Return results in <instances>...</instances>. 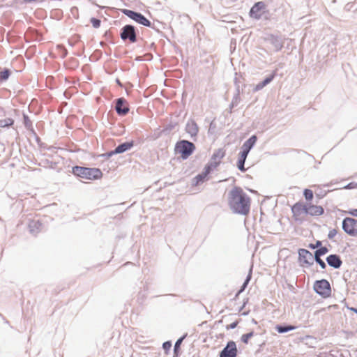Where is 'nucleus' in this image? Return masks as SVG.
Listing matches in <instances>:
<instances>
[{"instance_id": "412c9836", "label": "nucleus", "mask_w": 357, "mask_h": 357, "mask_svg": "<svg viewBox=\"0 0 357 357\" xmlns=\"http://www.w3.org/2000/svg\"><path fill=\"white\" fill-rule=\"evenodd\" d=\"M296 328L294 326H276L275 329L279 333H286L292 330H294Z\"/></svg>"}, {"instance_id": "423d86ee", "label": "nucleus", "mask_w": 357, "mask_h": 357, "mask_svg": "<svg viewBox=\"0 0 357 357\" xmlns=\"http://www.w3.org/2000/svg\"><path fill=\"white\" fill-rule=\"evenodd\" d=\"M292 218L296 222H301L304 220V215H307L305 204L296 202L291 207Z\"/></svg>"}, {"instance_id": "2eb2a0df", "label": "nucleus", "mask_w": 357, "mask_h": 357, "mask_svg": "<svg viewBox=\"0 0 357 357\" xmlns=\"http://www.w3.org/2000/svg\"><path fill=\"white\" fill-rule=\"evenodd\" d=\"M211 171L212 169L206 165L203 172L195 177L194 179L195 181V184L198 185L203 182L207 178L208 175L211 173Z\"/></svg>"}, {"instance_id": "cd10ccee", "label": "nucleus", "mask_w": 357, "mask_h": 357, "mask_svg": "<svg viewBox=\"0 0 357 357\" xmlns=\"http://www.w3.org/2000/svg\"><path fill=\"white\" fill-rule=\"evenodd\" d=\"M91 22L94 28H98L100 26V20L96 18H91Z\"/></svg>"}, {"instance_id": "20e7f679", "label": "nucleus", "mask_w": 357, "mask_h": 357, "mask_svg": "<svg viewBox=\"0 0 357 357\" xmlns=\"http://www.w3.org/2000/svg\"><path fill=\"white\" fill-rule=\"evenodd\" d=\"M342 229L349 236L357 237V220L345 218L342 221Z\"/></svg>"}, {"instance_id": "a878e982", "label": "nucleus", "mask_w": 357, "mask_h": 357, "mask_svg": "<svg viewBox=\"0 0 357 357\" xmlns=\"http://www.w3.org/2000/svg\"><path fill=\"white\" fill-rule=\"evenodd\" d=\"M328 252V249L326 248H321L315 252L316 256H322L324 255Z\"/></svg>"}, {"instance_id": "dca6fc26", "label": "nucleus", "mask_w": 357, "mask_h": 357, "mask_svg": "<svg viewBox=\"0 0 357 357\" xmlns=\"http://www.w3.org/2000/svg\"><path fill=\"white\" fill-rule=\"evenodd\" d=\"M328 264L335 268H339L342 264L340 258L336 255H331L326 259Z\"/></svg>"}, {"instance_id": "f03ea898", "label": "nucleus", "mask_w": 357, "mask_h": 357, "mask_svg": "<svg viewBox=\"0 0 357 357\" xmlns=\"http://www.w3.org/2000/svg\"><path fill=\"white\" fill-rule=\"evenodd\" d=\"M73 173L75 176L88 180L100 179L102 176V173L98 168H88L76 166L73 168Z\"/></svg>"}, {"instance_id": "7ed1b4c3", "label": "nucleus", "mask_w": 357, "mask_h": 357, "mask_svg": "<svg viewBox=\"0 0 357 357\" xmlns=\"http://www.w3.org/2000/svg\"><path fill=\"white\" fill-rule=\"evenodd\" d=\"M195 146L193 143L187 140L178 142L175 146V153L180 154L183 159H187L194 151Z\"/></svg>"}, {"instance_id": "f704fd0d", "label": "nucleus", "mask_w": 357, "mask_h": 357, "mask_svg": "<svg viewBox=\"0 0 357 357\" xmlns=\"http://www.w3.org/2000/svg\"><path fill=\"white\" fill-rule=\"evenodd\" d=\"M26 2L39 1L41 2L43 0H24Z\"/></svg>"}, {"instance_id": "f8f14e48", "label": "nucleus", "mask_w": 357, "mask_h": 357, "mask_svg": "<svg viewBox=\"0 0 357 357\" xmlns=\"http://www.w3.org/2000/svg\"><path fill=\"white\" fill-rule=\"evenodd\" d=\"M121 37L123 40L129 39L131 43L136 41V33L134 26L126 25L122 29Z\"/></svg>"}, {"instance_id": "9b49d317", "label": "nucleus", "mask_w": 357, "mask_h": 357, "mask_svg": "<svg viewBox=\"0 0 357 357\" xmlns=\"http://www.w3.org/2000/svg\"><path fill=\"white\" fill-rule=\"evenodd\" d=\"M238 350L236 343L229 341L224 349L220 352V357H236Z\"/></svg>"}, {"instance_id": "5701e85b", "label": "nucleus", "mask_w": 357, "mask_h": 357, "mask_svg": "<svg viewBox=\"0 0 357 357\" xmlns=\"http://www.w3.org/2000/svg\"><path fill=\"white\" fill-rule=\"evenodd\" d=\"M14 121L12 119L8 118L0 121V126L2 128L8 127L13 124Z\"/></svg>"}, {"instance_id": "2f4dec72", "label": "nucleus", "mask_w": 357, "mask_h": 357, "mask_svg": "<svg viewBox=\"0 0 357 357\" xmlns=\"http://www.w3.org/2000/svg\"><path fill=\"white\" fill-rule=\"evenodd\" d=\"M336 234H337L336 229H331L329 231L328 236L329 238H333L336 236Z\"/></svg>"}, {"instance_id": "b1692460", "label": "nucleus", "mask_w": 357, "mask_h": 357, "mask_svg": "<svg viewBox=\"0 0 357 357\" xmlns=\"http://www.w3.org/2000/svg\"><path fill=\"white\" fill-rule=\"evenodd\" d=\"M253 336H254V332H252V331L248 333H246V334H243L241 336V341L245 344H248L250 338H251Z\"/></svg>"}, {"instance_id": "72a5a7b5", "label": "nucleus", "mask_w": 357, "mask_h": 357, "mask_svg": "<svg viewBox=\"0 0 357 357\" xmlns=\"http://www.w3.org/2000/svg\"><path fill=\"white\" fill-rule=\"evenodd\" d=\"M250 279V277L248 276L246 280L245 281V282L243 283V288H242V289H241L240 291H243V289L245 288V287L247 286L248 283L249 282Z\"/></svg>"}, {"instance_id": "f3484780", "label": "nucleus", "mask_w": 357, "mask_h": 357, "mask_svg": "<svg viewBox=\"0 0 357 357\" xmlns=\"http://www.w3.org/2000/svg\"><path fill=\"white\" fill-rule=\"evenodd\" d=\"M257 137L255 135H252L250 137L242 146V151L248 153L252 146L255 144L257 142Z\"/></svg>"}, {"instance_id": "aec40b11", "label": "nucleus", "mask_w": 357, "mask_h": 357, "mask_svg": "<svg viewBox=\"0 0 357 357\" xmlns=\"http://www.w3.org/2000/svg\"><path fill=\"white\" fill-rule=\"evenodd\" d=\"M274 77H275V73H273L271 75L266 77L262 82L256 85L255 90L259 91V90L263 89L266 85L269 84L273 79Z\"/></svg>"}, {"instance_id": "1a4fd4ad", "label": "nucleus", "mask_w": 357, "mask_h": 357, "mask_svg": "<svg viewBox=\"0 0 357 357\" xmlns=\"http://www.w3.org/2000/svg\"><path fill=\"white\" fill-rule=\"evenodd\" d=\"M298 255L299 263L303 267L309 266L314 261V256L310 251L305 249H300Z\"/></svg>"}, {"instance_id": "4468645a", "label": "nucleus", "mask_w": 357, "mask_h": 357, "mask_svg": "<svg viewBox=\"0 0 357 357\" xmlns=\"http://www.w3.org/2000/svg\"><path fill=\"white\" fill-rule=\"evenodd\" d=\"M116 112L120 115H126L129 112L128 104L123 98H119L116 105Z\"/></svg>"}, {"instance_id": "f257e3e1", "label": "nucleus", "mask_w": 357, "mask_h": 357, "mask_svg": "<svg viewBox=\"0 0 357 357\" xmlns=\"http://www.w3.org/2000/svg\"><path fill=\"white\" fill-rule=\"evenodd\" d=\"M228 203L236 213L246 215L250 212V198L239 187H235L229 192Z\"/></svg>"}, {"instance_id": "6ab92c4d", "label": "nucleus", "mask_w": 357, "mask_h": 357, "mask_svg": "<svg viewBox=\"0 0 357 357\" xmlns=\"http://www.w3.org/2000/svg\"><path fill=\"white\" fill-rule=\"evenodd\" d=\"M132 146H133V142H126V143L121 144L119 145L115 149L114 153H121L125 152V151L129 150L130 149H131L132 147Z\"/></svg>"}, {"instance_id": "39448f33", "label": "nucleus", "mask_w": 357, "mask_h": 357, "mask_svg": "<svg viewBox=\"0 0 357 357\" xmlns=\"http://www.w3.org/2000/svg\"><path fill=\"white\" fill-rule=\"evenodd\" d=\"M314 291L323 298H328L331 294V289L329 282L326 280H321L315 282Z\"/></svg>"}, {"instance_id": "c756f323", "label": "nucleus", "mask_w": 357, "mask_h": 357, "mask_svg": "<svg viewBox=\"0 0 357 357\" xmlns=\"http://www.w3.org/2000/svg\"><path fill=\"white\" fill-rule=\"evenodd\" d=\"M162 347L165 351H168L172 347V344L170 342H165L163 343Z\"/></svg>"}, {"instance_id": "e433bc0d", "label": "nucleus", "mask_w": 357, "mask_h": 357, "mask_svg": "<svg viewBox=\"0 0 357 357\" xmlns=\"http://www.w3.org/2000/svg\"><path fill=\"white\" fill-rule=\"evenodd\" d=\"M282 45H280V46L277 48V51L280 50L282 48Z\"/></svg>"}, {"instance_id": "6e6552de", "label": "nucleus", "mask_w": 357, "mask_h": 357, "mask_svg": "<svg viewBox=\"0 0 357 357\" xmlns=\"http://www.w3.org/2000/svg\"><path fill=\"white\" fill-rule=\"evenodd\" d=\"M225 155V151L223 149H218L215 150L211 156V160L206 165L212 170L215 169L220 165Z\"/></svg>"}, {"instance_id": "ddd939ff", "label": "nucleus", "mask_w": 357, "mask_h": 357, "mask_svg": "<svg viewBox=\"0 0 357 357\" xmlns=\"http://www.w3.org/2000/svg\"><path fill=\"white\" fill-rule=\"evenodd\" d=\"M307 215L310 216H321L324 213L321 206L313 204L311 202L305 203Z\"/></svg>"}, {"instance_id": "4be33fe9", "label": "nucleus", "mask_w": 357, "mask_h": 357, "mask_svg": "<svg viewBox=\"0 0 357 357\" xmlns=\"http://www.w3.org/2000/svg\"><path fill=\"white\" fill-rule=\"evenodd\" d=\"M303 195L307 202L312 201L314 197L313 192L310 189H305L303 191Z\"/></svg>"}, {"instance_id": "a211bd4d", "label": "nucleus", "mask_w": 357, "mask_h": 357, "mask_svg": "<svg viewBox=\"0 0 357 357\" xmlns=\"http://www.w3.org/2000/svg\"><path fill=\"white\" fill-rule=\"evenodd\" d=\"M248 154L247 153L241 151L239 153V157H238V162H237V166H238V168L242 171V172H245V169L244 168V163H245V161L246 160V158L248 156Z\"/></svg>"}, {"instance_id": "393cba45", "label": "nucleus", "mask_w": 357, "mask_h": 357, "mask_svg": "<svg viewBox=\"0 0 357 357\" xmlns=\"http://www.w3.org/2000/svg\"><path fill=\"white\" fill-rule=\"evenodd\" d=\"M10 76V72L8 70H5L0 72V79L6 80Z\"/></svg>"}, {"instance_id": "bb28decb", "label": "nucleus", "mask_w": 357, "mask_h": 357, "mask_svg": "<svg viewBox=\"0 0 357 357\" xmlns=\"http://www.w3.org/2000/svg\"><path fill=\"white\" fill-rule=\"evenodd\" d=\"M314 259L316 260V261L321 266L322 268H326V264L325 262L320 258L319 256L314 255Z\"/></svg>"}, {"instance_id": "7c9ffc66", "label": "nucleus", "mask_w": 357, "mask_h": 357, "mask_svg": "<svg viewBox=\"0 0 357 357\" xmlns=\"http://www.w3.org/2000/svg\"><path fill=\"white\" fill-rule=\"evenodd\" d=\"M238 324V321H234V322H233V323L230 324L229 325H227V326H226V328H227V330L233 329V328H236V327L237 326Z\"/></svg>"}, {"instance_id": "0eeeda50", "label": "nucleus", "mask_w": 357, "mask_h": 357, "mask_svg": "<svg viewBox=\"0 0 357 357\" xmlns=\"http://www.w3.org/2000/svg\"><path fill=\"white\" fill-rule=\"evenodd\" d=\"M266 5L263 1L257 2L250 9L249 15L251 18L259 20L266 13Z\"/></svg>"}, {"instance_id": "c9c22d12", "label": "nucleus", "mask_w": 357, "mask_h": 357, "mask_svg": "<svg viewBox=\"0 0 357 357\" xmlns=\"http://www.w3.org/2000/svg\"><path fill=\"white\" fill-rule=\"evenodd\" d=\"M350 310L355 312L356 313H357V309L351 307V308H350Z\"/></svg>"}, {"instance_id": "473e14b6", "label": "nucleus", "mask_w": 357, "mask_h": 357, "mask_svg": "<svg viewBox=\"0 0 357 357\" xmlns=\"http://www.w3.org/2000/svg\"><path fill=\"white\" fill-rule=\"evenodd\" d=\"M347 213L352 216L357 217V209H351L347 211Z\"/></svg>"}, {"instance_id": "9d476101", "label": "nucleus", "mask_w": 357, "mask_h": 357, "mask_svg": "<svg viewBox=\"0 0 357 357\" xmlns=\"http://www.w3.org/2000/svg\"><path fill=\"white\" fill-rule=\"evenodd\" d=\"M125 14L128 15L130 18L135 20L137 23L142 24L146 26H151V22L146 18L144 15H142L141 13H138L132 10H126L124 11Z\"/></svg>"}, {"instance_id": "c85d7f7f", "label": "nucleus", "mask_w": 357, "mask_h": 357, "mask_svg": "<svg viewBox=\"0 0 357 357\" xmlns=\"http://www.w3.org/2000/svg\"><path fill=\"white\" fill-rule=\"evenodd\" d=\"M182 341H183V338H180V339H178V340L176 341V344H175V346H174V352H175L176 354H177V352H178V349H179V347H180V345H181V344Z\"/></svg>"}]
</instances>
